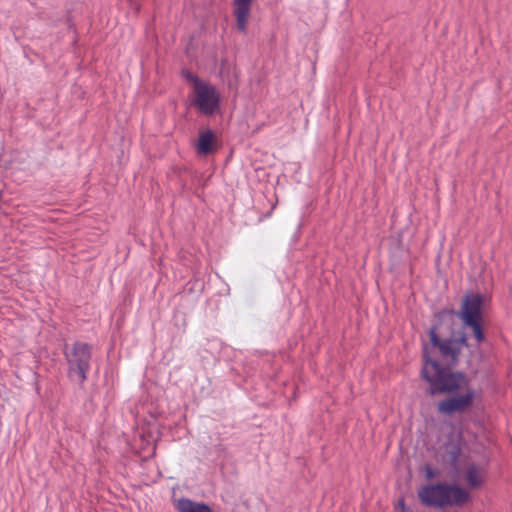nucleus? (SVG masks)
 I'll use <instances>...</instances> for the list:
<instances>
[{
	"label": "nucleus",
	"instance_id": "nucleus-1",
	"mask_svg": "<svg viewBox=\"0 0 512 512\" xmlns=\"http://www.w3.org/2000/svg\"><path fill=\"white\" fill-rule=\"evenodd\" d=\"M422 378L429 384L431 395L446 394L447 398L437 405L444 414L462 413L470 409L480 397V391L461 372L442 368L432 360L429 350L425 352V363L421 370Z\"/></svg>",
	"mask_w": 512,
	"mask_h": 512
},
{
	"label": "nucleus",
	"instance_id": "nucleus-2",
	"mask_svg": "<svg viewBox=\"0 0 512 512\" xmlns=\"http://www.w3.org/2000/svg\"><path fill=\"white\" fill-rule=\"evenodd\" d=\"M429 336L430 345L424 348V353L429 350L432 360L436 362V353L447 363L454 364L459 356L468 350L463 323L452 312L440 314Z\"/></svg>",
	"mask_w": 512,
	"mask_h": 512
},
{
	"label": "nucleus",
	"instance_id": "nucleus-3",
	"mask_svg": "<svg viewBox=\"0 0 512 512\" xmlns=\"http://www.w3.org/2000/svg\"><path fill=\"white\" fill-rule=\"evenodd\" d=\"M419 501L426 506H459L471 500L467 489L458 484L443 482L422 485L417 491Z\"/></svg>",
	"mask_w": 512,
	"mask_h": 512
},
{
	"label": "nucleus",
	"instance_id": "nucleus-4",
	"mask_svg": "<svg viewBox=\"0 0 512 512\" xmlns=\"http://www.w3.org/2000/svg\"><path fill=\"white\" fill-rule=\"evenodd\" d=\"M183 76L191 87V106L205 116L217 114L221 103L218 88L190 71H184Z\"/></svg>",
	"mask_w": 512,
	"mask_h": 512
},
{
	"label": "nucleus",
	"instance_id": "nucleus-5",
	"mask_svg": "<svg viewBox=\"0 0 512 512\" xmlns=\"http://www.w3.org/2000/svg\"><path fill=\"white\" fill-rule=\"evenodd\" d=\"M486 302V298L478 293H467L462 301L459 320L463 321V325L471 327L475 339L478 342L484 340V334L481 328L482 312Z\"/></svg>",
	"mask_w": 512,
	"mask_h": 512
},
{
	"label": "nucleus",
	"instance_id": "nucleus-6",
	"mask_svg": "<svg viewBox=\"0 0 512 512\" xmlns=\"http://www.w3.org/2000/svg\"><path fill=\"white\" fill-rule=\"evenodd\" d=\"M459 471L469 489L479 490L486 483L487 468L485 464L465 461Z\"/></svg>",
	"mask_w": 512,
	"mask_h": 512
},
{
	"label": "nucleus",
	"instance_id": "nucleus-7",
	"mask_svg": "<svg viewBox=\"0 0 512 512\" xmlns=\"http://www.w3.org/2000/svg\"><path fill=\"white\" fill-rule=\"evenodd\" d=\"M89 359V349L84 344H75L72 351L68 354V362L72 369H75V366H79V383L83 382L86 378L85 374L88 369Z\"/></svg>",
	"mask_w": 512,
	"mask_h": 512
},
{
	"label": "nucleus",
	"instance_id": "nucleus-8",
	"mask_svg": "<svg viewBox=\"0 0 512 512\" xmlns=\"http://www.w3.org/2000/svg\"><path fill=\"white\" fill-rule=\"evenodd\" d=\"M217 137L211 130H202L199 132L196 142V152L201 156H206L216 149Z\"/></svg>",
	"mask_w": 512,
	"mask_h": 512
},
{
	"label": "nucleus",
	"instance_id": "nucleus-9",
	"mask_svg": "<svg viewBox=\"0 0 512 512\" xmlns=\"http://www.w3.org/2000/svg\"><path fill=\"white\" fill-rule=\"evenodd\" d=\"M442 457L444 461L451 465H457L461 462V449L459 446L458 435H453L452 439L448 443H443Z\"/></svg>",
	"mask_w": 512,
	"mask_h": 512
},
{
	"label": "nucleus",
	"instance_id": "nucleus-10",
	"mask_svg": "<svg viewBox=\"0 0 512 512\" xmlns=\"http://www.w3.org/2000/svg\"><path fill=\"white\" fill-rule=\"evenodd\" d=\"M251 2L252 0L234 1L237 26L240 30H244L246 28Z\"/></svg>",
	"mask_w": 512,
	"mask_h": 512
},
{
	"label": "nucleus",
	"instance_id": "nucleus-11",
	"mask_svg": "<svg viewBox=\"0 0 512 512\" xmlns=\"http://www.w3.org/2000/svg\"><path fill=\"white\" fill-rule=\"evenodd\" d=\"M180 512H212L210 507L203 503H196L188 499H180L177 503Z\"/></svg>",
	"mask_w": 512,
	"mask_h": 512
},
{
	"label": "nucleus",
	"instance_id": "nucleus-12",
	"mask_svg": "<svg viewBox=\"0 0 512 512\" xmlns=\"http://www.w3.org/2000/svg\"><path fill=\"white\" fill-rule=\"evenodd\" d=\"M218 74L222 79L230 78L235 74V66L225 58H221L217 63Z\"/></svg>",
	"mask_w": 512,
	"mask_h": 512
},
{
	"label": "nucleus",
	"instance_id": "nucleus-13",
	"mask_svg": "<svg viewBox=\"0 0 512 512\" xmlns=\"http://www.w3.org/2000/svg\"><path fill=\"white\" fill-rule=\"evenodd\" d=\"M397 512H412L405 504L404 499L400 498L396 506Z\"/></svg>",
	"mask_w": 512,
	"mask_h": 512
},
{
	"label": "nucleus",
	"instance_id": "nucleus-14",
	"mask_svg": "<svg viewBox=\"0 0 512 512\" xmlns=\"http://www.w3.org/2000/svg\"><path fill=\"white\" fill-rule=\"evenodd\" d=\"M70 375L76 382H79V366H75V369L70 366Z\"/></svg>",
	"mask_w": 512,
	"mask_h": 512
},
{
	"label": "nucleus",
	"instance_id": "nucleus-15",
	"mask_svg": "<svg viewBox=\"0 0 512 512\" xmlns=\"http://www.w3.org/2000/svg\"><path fill=\"white\" fill-rule=\"evenodd\" d=\"M425 472H426V477L428 479H432L437 476V473L430 467H426Z\"/></svg>",
	"mask_w": 512,
	"mask_h": 512
}]
</instances>
